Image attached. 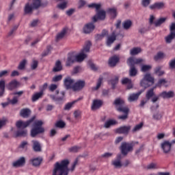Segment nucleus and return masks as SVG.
<instances>
[{"label":"nucleus","instance_id":"nucleus-23","mask_svg":"<svg viewBox=\"0 0 175 175\" xmlns=\"http://www.w3.org/2000/svg\"><path fill=\"white\" fill-rule=\"evenodd\" d=\"M170 33L167 37H165V42L167 44H170L173 39L175 38V31H173L170 27Z\"/></svg>","mask_w":175,"mask_h":175},{"label":"nucleus","instance_id":"nucleus-57","mask_svg":"<svg viewBox=\"0 0 175 175\" xmlns=\"http://www.w3.org/2000/svg\"><path fill=\"white\" fill-rule=\"evenodd\" d=\"M62 96H57V102H61L64 100L66 92L64 91L61 92Z\"/></svg>","mask_w":175,"mask_h":175},{"label":"nucleus","instance_id":"nucleus-51","mask_svg":"<svg viewBox=\"0 0 175 175\" xmlns=\"http://www.w3.org/2000/svg\"><path fill=\"white\" fill-rule=\"evenodd\" d=\"M75 103L76 101H72V103H68L67 104H66L64 106V110H70V109Z\"/></svg>","mask_w":175,"mask_h":175},{"label":"nucleus","instance_id":"nucleus-40","mask_svg":"<svg viewBox=\"0 0 175 175\" xmlns=\"http://www.w3.org/2000/svg\"><path fill=\"white\" fill-rule=\"evenodd\" d=\"M154 88L148 90L146 95L147 100H149L151 98H152V96H154Z\"/></svg>","mask_w":175,"mask_h":175},{"label":"nucleus","instance_id":"nucleus-30","mask_svg":"<svg viewBox=\"0 0 175 175\" xmlns=\"http://www.w3.org/2000/svg\"><path fill=\"white\" fill-rule=\"evenodd\" d=\"M92 46V43L90 41L86 42V44H85V46H83V49L81 51V53L85 54V53H89L90 47Z\"/></svg>","mask_w":175,"mask_h":175},{"label":"nucleus","instance_id":"nucleus-59","mask_svg":"<svg viewBox=\"0 0 175 175\" xmlns=\"http://www.w3.org/2000/svg\"><path fill=\"white\" fill-rule=\"evenodd\" d=\"M7 122H8L7 119L0 120V129H2V128L6 125Z\"/></svg>","mask_w":175,"mask_h":175},{"label":"nucleus","instance_id":"nucleus-10","mask_svg":"<svg viewBox=\"0 0 175 175\" xmlns=\"http://www.w3.org/2000/svg\"><path fill=\"white\" fill-rule=\"evenodd\" d=\"M74 83L75 80L70 78V77L65 78L64 80V85L67 90L71 88L72 89V85Z\"/></svg>","mask_w":175,"mask_h":175},{"label":"nucleus","instance_id":"nucleus-26","mask_svg":"<svg viewBox=\"0 0 175 175\" xmlns=\"http://www.w3.org/2000/svg\"><path fill=\"white\" fill-rule=\"evenodd\" d=\"M29 143L27 141L21 142V144H19L18 148L23 152H26L28 150Z\"/></svg>","mask_w":175,"mask_h":175},{"label":"nucleus","instance_id":"nucleus-16","mask_svg":"<svg viewBox=\"0 0 175 175\" xmlns=\"http://www.w3.org/2000/svg\"><path fill=\"white\" fill-rule=\"evenodd\" d=\"M31 114V110L29 108H24L19 112V116L23 118H29Z\"/></svg>","mask_w":175,"mask_h":175},{"label":"nucleus","instance_id":"nucleus-12","mask_svg":"<svg viewBox=\"0 0 175 175\" xmlns=\"http://www.w3.org/2000/svg\"><path fill=\"white\" fill-rule=\"evenodd\" d=\"M95 25L94 23H90L84 25L83 27V33H90L95 29Z\"/></svg>","mask_w":175,"mask_h":175},{"label":"nucleus","instance_id":"nucleus-37","mask_svg":"<svg viewBox=\"0 0 175 175\" xmlns=\"http://www.w3.org/2000/svg\"><path fill=\"white\" fill-rule=\"evenodd\" d=\"M107 12L113 18H115L116 17V16H117L116 9V8H108Z\"/></svg>","mask_w":175,"mask_h":175},{"label":"nucleus","instance_id":"nucleus-1","mask_svg":"<svg viewBox=\"0 0 175 175\" xmlns=\"http://www.w3.org/2000/svg\"><path fill=\"white\" fill-rule=\"evenodd\" d=\"M78 161L76 160L74 163L72 164L71 168H68L70 163L68 159L62 161L61 163L57 162L55 164L53 175H68L69 171L73 172L76 167Z\"/></svg>","mask_w":175,"mask_h":175},{"label":"nucleus","instance_id":"nucleus-38","mask_svg":"<svg viewBox=\"0 0 175 175\" xmlns=\"http://www.w3.org/2000/svg\"><path fill=\"white\" fill-rule=\"evenodd\" d=\"M132 25V22L130 20L125 21L122 23L123 28L126 30L129 29Z\"/></svg>","mask_w":175,"mask_h":175},{"label":"nucleus","instance_id":"nucleus-14","mask_svg":"<svg viewBox=\"0 0 175 175\" xmlns=\"http://www.w3.org/2000/svg\"><path fill=\"white\" fill-rule=\"evenodd\" d=\"M171 146L172 144L170 141H164L161 144V147L163 150V152L165 154L168 153L170 151Z\"/></svg>","mask_w":175,"mask_h":175},{"label":"nucleus","instance_id":"nucleus-3","mask_svg":"<svg viewBox=\"0 0 175 175\" xmlns=\"http://www.w3.org/2000/svg\"><path fill=\"white\" fill-rule=\"evenodd\" d=\"M143 62L141 58H135L131 57L129 58L127 64L130 66L129 75L130 77H135L137 74V69L135 67V64H139Z\"/></svg>","mask_w":175,"mask_h":175},{"label":"nucleus","instance_id":"nucleus-33","mask_svg":"<svg viewBox=\"0 0 175 175\" xmlns=\"http://www.w3.org/2000/svg\"><path fill=\"white\" fill-rule=\"evenodd\" d=\"M30 162L31 165H33V166L36 167L40 165V163H42V160H40V159L37 157V158L30 159Z\"/></svg>","mask_w":175,"mask_h":175},{"label":"nucleus","instance_id":"nucleus-2","mask_svg":"<svg viewBox=\"0 0 175 175\" xmlns=\"http://www.w3.org/2000/svg\"><path fill=\"white\" fill-rule=\"evenodd\" d=\"M113 104L115 105L117 111L124 113V115L118 116V118L123 121L128 119L129 109L127 106H126L125 101L121 98H118L115 100Z\"/></svg>","mask_w":175,"mask_h":175},{"label":"nucleus","instance_id":"nucleus-8","mask_svg":"<svg viewBox=\"0 0 175 175\" xmlns=\"http://www.w3.org/2000/svg\"><path fill=\"white\" fill-rule=\"evenodd\" d=\"M35 120V116H33L31 119L26 122H23L22 120H19L16 122V126L18 129H25L27 127L31 122H33Z\"/></svg>","mask_w":175,"mask_h":175},{"label":"nucleus","instance_id":"nucleus-46","mask_svg":"<svg viewBox=\"0 0 175 175\" xmlns=\"http://www.w3.org/2000/svg\"><path fill=\"white\" fill-rule=\"evenodd\" d=\"M143 126V123H139V124L136 125L131 131L133 133H135L139 131Z\"/></svg>","mask_w":175,"mask_h":175},{"label":"nucleus","instance_id":"nucleus-13","mask_svg":"<svg viewBox=\"0 0 175 175\" xmlns=\"http://www.w3.org/2000/svg\"><path fill=\"white\" fill-rule=\"evenodd\" d=\"M20 87V82H18L17 80L14 79L12 80L8 85L7 88L10 90H14L15 89Z\"/></svg>","mask_w":175,"mask_h":175},{"label":"nucleus","instance_id":"nucleus-5","mask_svg":"<svg viewBox=\"0 0 175 175\" xmlns=\"http://www.w3.org/2000/svg\"><path fill=\"white\" fill-rule=\"evenodd\" d=\"M154 78L152 77L150 73H146L143 79L141 81V85L144 87V90L149 88L151 85L154 84Z\"/></svg>","mask_w":175,"mask_h":175},{"label":"nucleus","instance_id":"nucleus-49","mask_svg":"<svg viewBox=\"0 0 175 175\" xmlns=\"http://www.w3.org/2000/svg\"><path fill=\"white\" fill-rule=\"evenodd\" d=\"M118 77H116L115 79H112L109 81V84H111L112 85V88H115V85L118 84Z\"/></svg>","mask_w":175,"mask_h":175},{"label":"nucleus","instance_id":"nucleus-36","mask_svg":"<svg viewBox=\"0 0 175 175\" xmlns=\"http://www.w3.org/2000/svg\"><path fill=\"white\" fill-rule=\"evenodd\" d=\"M141 51H142V49L140 48L135 47L131 50L130 54L131 55L133 56V55H138L139 53H141Z\"/></svg>","mask_w":175,"mask_h":175},{"label":"nucleus","instance_id":"nucleus-55","mask_svg":"<svg viewBox=\"0 0 175 175\" xmlns=\"http://www.w3.org/2000/svg\"><path fill=\"white\" fill-rule=\"evenodd\" d=\"M25 64H26V60L24 59L23 62H21L18 66V69L23 70L25 68Z\"/></svg>","mask_w":175,"mask_h":175},{"label":"nucleus","instance_id":"nucleus-60","mask_svg":"<svg viewBox=\"0 0 175 175\" xmlns=\"http://www.w3.org/2000/svg\"><path fill=\"white\" fill-rule=\"evenodd\" d=\"M79 149H80V147L75 146L70 148L69 151L70 152H77Z\"/></svg>","mask_w":175,"mask_h":175},{"label":"nucleus","instance_id":"nucleus-58","mask_svg":"<svg viewBox=\"0 0 175 175\" xmlns=\"http://www.w3.org/2000/svg\"><path fill=\"white\" fill-rule=\"evenodd\" d=\"M68 5V3H66V1H64V3H61L57 5V8L59 9H66V5Z\"/></svg>","mask_w":175,"mask_h":175},{"label":"nucleus","instance_id":"nucleus-54","mask_svg":"<svg viewBox=\"0 0 175 175\" xmlns=\"http://www.w3.org/2000/svg\"><path fill=\"white\" fill-rule=\"evenodd\" d=\"M24 92H25L24 90H20V91H18V92H13L12 95L14 96H17L18 98H21V96H23Z\"/></svg>","mask_w":175,"mask_h":175},{"label":"nucleus","instance_id":"nucleus-61","mask_svg":"<svg viewBox=\"0 0 175 175\" xmlns=\"http://www.w3.org/2000/svg\"><path fill=\"white\" fill-rule=\"evenodd\" d=\"M5 81L4 80L0 81V90H5Z\"/></svg>","mask_w":175,"mask_h":175},{"label":"nucleus","instance_id":"nucleus-15","mask_svg":"<svg viewBox=\"0 0 175 175\" xmlns=\"http://www.w3.org/2000/svg\"><path fill=\"white\" fill-rule=\"evenodd\" d=\"M131 129V126H123L116 129V133L118 134L128 135Z\"/></svg>","mask_w":175,"mask_h":175},{"label":"nucleus","instance_id":"nucleus-48","mask_svg":"<svg viewBox=\"0 0 175 175\" xmlns=\"http://www.w3.org/2000/svg\"><path fill=\"white\" fill-rule=\"evenodd\" d=\"M151 69H152V66L144 64L142 66L141 71L145 72H148Z\"/></svg>","mask_w":175,"mask_h":175},{"label":"nucleus","instance_id":"nucleus-39","mask_svg":"<svg viewBox=\"0 0 175 175\" xmlns=\"http://www.w3.org/2000/svg\"><path fill=\"white\" fill-rule=\"evenodd\" d=\"M103 79V77L98 78V81H97V83H96V87H93V88H92V90L93 91H97V90L100 88V85H101V84H102Z\"/></svg>","mask_w":175,"mask_h":175},{"label":"nucleus","instance_id":"nucleus-64","mask_svg":"<svg viewBox=\"0 0 175 175\" xmlns=\"http://www.w3.org/2000/svg\"><path fill=\"white\" fill-rule=\"evenodd\" d=\"M170 67L171 69L175 70V58L170 62Z\"/></svg>","mask_w":175,"mask_h":175},{"label":"nucleus","instance_id":"nucleus-50","mask_svg":"<svg viewBox=\"0 0 175 175\" xmlns=\"http://www.w3.org/2000/svg\"><path fill=\"white\" fill-rule=\"evenodd\" d=\"M62 78H63V76L62 75H59L55 76L52 79V82L57 83V82L61 81Z\"/></svg>","mask_w":175,"mask_h":175},{"label":"nucleus","instance_id":"nucleus-22","mask_svg":"<svg viewBox=\"0 0 175 175\" xmlns=\"http://www.w3.org/2000/svg\"><path fill=\"white\" fill-rule=\"evenodd\" d=\"M119 61V57L117 55H113L109 59V65L110 67H115Z\"/></svg>","mask_w":175,"mask_h":175},{"label":"nucleus","instance_id":"nucleus-19","mask_svg":"<svg viewBox=\"0 0 175 175\" xmlns=\"http://www.w3.org/2000/svg\"><path fill=\"white\" fill-rule=\"evenodd\" d=\"M159 96H162V98L164 99L174 98L175 96V93L173 91H163L161 93H160Z\"/></svg>","mask_w":175,"mask_h":175},{"label":"nucleus","instance_id":"nucleus-21","mask_svg":"<svg viewBox=\"0 0 175 175\" xmlns=\"http://www.w3.org/2000/svg\"><path fill=\"white\" fill-rule=\"evenodd\" d=\"M103 102L101 100H94L92 105V110H97L101 107Z\"/></svg>","mask_w":175,"mask_h":175},{"label":"nucleus","instance_id":"nucleus-29","mask_svg":"<svg viewBox=\"0 0 175 175\" xmlns=\"http://www.w3.org/2000/svg\"><path fill=\"white\" fill-rule=\"evenodd\" d=\"M76 57V62H83L85 59L87 58V54L85 53H82V52H80L79 54L77 55H75Z\"/></svg>","mask_w":175,"mask_h":175},{"label":"nucleus","instance_id":"nucleus-63","mask_svg":"<svg viewBox=\"0 0 175 175\" xmlns=\"http://www.w3.org/2000/svg\"><path fill=\"white\" fill-rule=\"evenodd\" d=\"M166 83H167V81L165 79H161L159 81L158 85L159 86L165 85Z\"/></svg>","mask_w":175,"mask_h":175},{"label":"nucleus","instance_id":"nucleus-41","mask_svg":"<svg viewBox=\"0 0 175 175\" xmlns=\"http://www.w3.org/2000/svg\"><path fill=\"white\" fill-rule=\"evenodd\" d=\"M116 124V120H109L105 122L104 126L106 129H109L111 126L114 125Z\"/></svg>","mask_w":175,"mask_h":175},{"label":"nucleus","instance_id":"nucleus-27","mask_svg":"<svg viewBox=\"0 0 175 175\" xmlns=\"http://www.w3.org/2000/svg\"><path fill=\"white\" fill-rule=\"evenodd\" d=\"M44 94L43 90L40 91L39 92H36L34 94H33V96H31V101L36 102L39 98H42Z\"/></svg>","mask_w":175,"mask_h":175},{"label":"nucleus","instance_id":"nucleus-52","mask_svg":"<svg viewBox=\"0 0 175 175\" xmlns=\"http://www.w3.org/2000/svg\"><path fill=\"white\" fill-rule=\"evenodd\" d=\"M66 124L62 120L58 121L55 124V126L57 128L63 129L65 126Z\"/></svg>","mask_w":175,"mask_h":175},{"label":"nucleus","instance_id":"nucleus-53","mask_svg":"<svg viewBox=\"0 0 175 175\" xmlns=\"http://www.w3.org/2000/svg\"><path fill=\"white\" fill-rule=\"evenodd\" d=\"M155 72L159 77H161L164 74V71L161 70V66H157L156 68Z\"/></svg>","mask_w":175,"mask_h":175},{"label":"nucleus","instance_id":"nucleus-4","mask_svg":"<svg viewBox=\"0 0 175 175\" xmlns=\"http://www.w3.org/2000/svg\"><path fill=\"white\" fill-rule=\"evenodd\" d=\"M43 122L42 120H37L34 122L33 129H31V136L35 137L36 135L44 133V129L42 127Z\"/></svg>","mask_w":175,"mask_h":175},{"label":"nucleus","instance_id":"nucleus-44","mask_svg":"<svg viewBox=\"0 0 175 175\" xmlns=\"http://www.w3.org/2000/svg\"><path fill=\"white\" fill-rule=\"evenodd\" d=\"M165 57V53H163V52H158V53L154 56V59L156 61L159 60V59H164Z\"/></svg>","mask_w":175,"mask_h":175},{"label":"nucleus","instance_id":"nucleus-17","mask_svg":"<svg viewBox=\"0 0 175 175\" xmlns=\"http://www.w3.org/2000/svg\"><path fill=\"white\" fill-rule=\"evenodd\" d=\"M144 91V90L139 91L137 93H133L130 94L128 98V100L130 103L134 102L135 100H138L139 96L141 95V94Z\"/></svg>","mask_w":175,"mask_h":175},{"label":"nucleus","instance_id":"nucleus-18","mask_svg":"<svg viewBox=\"0 0 175 175\" xmlns=\"http://www.w3.org/2000/svg\"><path fill=\"white\" fill-rule=\"evenodd\" d=\"M76 61L75 55L73 53H70L68 55L67 61L66 62V66H71Z\"/></svg>","mask_w":175,"mask_h":175},{"label":"nucleus","instance_id":"nucleus-25","mask_svg":"<svg viewBox=\"0 0 175 175\" xmlns=\"http://www.w3.org/2000/svg\"><path fill=\"white\" fill-rule=\"evenodd\" d=\"M165 8V3L160 2V3H154L152 5H150V9L154 10V9H163Z\"/></svg>","mask_w":175,"mask_h":175},{"label":"nucleus","instance_id":"nucleus-28","mask_svg":"<svg viewBox=\"0 0 175 175\" xmlns=\"http://www.w3.org/2000/svg\"><path fill=\"white\" fill-rule=\"evenodd\" d=\"M122 84H128L127 89L130 90L133 88L131 79L129 78H122Z\"/></svg>","mask_w":175,"mask_h":175},{"label":"nucleus","instance_id":"nucleus-9","mask_svg":"<svg viewBox=\"0 0 175 175\" xmlns=\"http://www.w3.org/2000/svg\"><path fill=\"white\" fill-rule=\"evenodd\" d=\"M106 12L104 10H98L96 15L93 17V21L96 22L99 21H104L105 19Z\"/></svg>","mask_w":175,"mask_h":175},{"label":"nucleus","instance_id":"nucleus-6","mask_svg":"<svg viewBox=\"0 0 175 175\" xmlns=\"http://www.w3.org/2000/svg\"><path fill=\"white\" fill-rule=\"evenodd\" d=\"M133 150V146L131 144L122 142L120 146V150L122 155H127V154Z\"/></svg>","mask_w":175,"mask_h":175},{"label":"nucleus","instance_id":"nucleus-45","mask_svg":"<svg viewBox=\"0 0 175 175\" xmlns=\"http://www.w3.org/2000/svg\"><path fill=\"white\" fill-rule=\"evenodd\" d=\"M41 1L40 0H33V9H38L40 8Z\"/></svg>","mask_w":175,"mask_h":175},{"label":"nucleus","instance_id":"nucleus-47","mask_svg":"<svg viewBox=\"0 0 175 175\" xmlns=\"http://www.w3.org/2000/svg\"><path fill=\"white\" fill-rule=\"evenodd\" d=\"M112 165H114L116 168H121L122 166V164L121 163V161L120 160H115L112 161Z\"/></svg>","mask_w":175,"mask_h":175},{"label":"nucleus","instance_id":"nucleus-56","mask_svg":"<svg viewBox=\"0 0 175 175\" xmlns=\"http://www.w3.org/2000/svg\"><path fill=\"white\" fill-rule=\"evenodd\" d=\"M18 102V96H14L12 99L10 101V103L12 105H16Z\"/></svg>","mask_w":175,"mask_h":175},{"label":"nucleus","instance_id":"nucleus-7","mask_svg":"<svg viewBox=\"0 0 175 175\" xmlns=\"http://www.w3.org/2000/svg\"><path fill=\"white\" fill-rule=\"evenodd\" d=\"M85 86V81L84 80H78L72 85V90L75 92L81 91Z\"/></svg>","mask_w":175,"mask_h":175},{"label":"nucleus","instance_id":"nucleus-42","mask_svg":"<svg viewBox=\"0 0 175 175\" xmlns=\"http://www.w3.org/2000/svg\"><path fill=\"white\" fill-rule=\"evenodd\" d=\"M27 133V130L17 131L16 133L15 137H21V136L25 137V136H26Z\"/></svg>","mask_w":175,"mask_h":175},{"label":"nucleus","instance_id":"nucleus-32","mask_svg":"<svg viewBox=\"0 0 175 175\" xmlns=\"http://www.w3.org/2000/svg\"><path fill=\"white\" fill-rule=\"evenodd\" d=\"M66 33V29H63V30L60 33H58L57 34V36H56V41L58 42V41L61 40L64 37Z\"/></svg>","mask_w":175,"mask_h":175},{"label":"nucleus","instance_id":"nucleus-24","mask_svg":"<svg viewBox=\"0 0 175 175\" xmlns=\"http://www.w3.org/2000/svg\"><path fill=\"white\" fill-rule=\"evenodd\" d=\"M33 143V150L35 152H42V145L38 141H31Z\"/></svg>","mask_w":175,"mask_h":175},{"label":"nucleus","instance_id":"nucleus-62","mask_svg":"<svg viewBox=\"0 0 175 175\" xmlns=\"http://www.w3.org/2000/svg\"><path fill=\"white\" fill-rule=\"evenodd\" d=\"M38 62L36 60H33V64L31 66V70H36L38 67Z\"/></svg>","mask_w":175,"mask_h":175},{"label":"nucleus","instance_id":"nucleus-11","mask_svg":"<svg viewBox=\"0 0 175 175\" xmlns=\"http://www.w3.org/2000/svg\"><path fill=\"white\" fill-rule=\"evenodd\" d=\"M25 164V158L24 157H20L16 161H14L12 163V166L14 167L18 168V167H22Z\"/></svg>","mask_w":175,"mask_h":175},{"label":"nucleus","instance_id":"nucleus-20","mask_svg":"<svg viewBox=\"0 0 175 175\" xmlns=\"http://www.w3.org/2000/svg\"><path fill=\"white\" fill-rule=\"evenodd\" d=\"M116 40V31H113L111 33V35L107 37V39L106 41L107 46H111V44L114 42Z\"/></svg>","mask_w":175,"mask_h":175},{"label":"nucleus","instance_id":"nucleus-31","mask_svg":"<svg viewBox=\"0 0 175 175\" xmlns=\"http://www.w3.org/2000/svg\"><path fill=\"white\" fill-rule=\"evenodd\" d=\"M62 70V66L60 61H57L55 67L53 69V72H60Z\"/></svg>","mask_w":175,"mask_h":175},{"label":"nucleus","instance_id":"nucleus-34","mask_svg":"<svg viewBox=\"0 0 175 175\" xmlns=\"http://www.w3.org/2000/svg\"><path fill=\"white\" fill-rule=\"evenodd\" d=\"M163 116V114L162 113L157 111V113H153L152 118L156 121H159L161 119H162Z\"/></svg>","mask_w":175,"mask_h":175},{"label":"nucleus","instance_id":"nucleus-43","mask_svg":"<svg viewBox=\"0 0 175 175\" xmlns=\"http://www.w3.org/2000/svg\"><path fill=\"white\" fill-rule=\"evenodd\" d=\"M166 21V18H160L157 21H156L154 24L156 27H159Z\"/></svg>","mask_w":175,"mask_h":175},{"label":"nucleus","instance_id":"nucleus-35","mask_svg":"<svg viewBox=\"0 0 175 175\" xmlns=\"http://www.w3.org/2000/svg\"><path fill=\"white\" fill-rule=\"evenodd\" d=\"M33 5H30L29 3H26L25 7V14H29L31 13L33 11Z\"/></svg>","mask_w":175,"mask_h":175}]
</instances>
